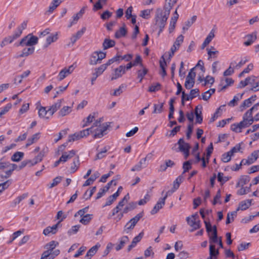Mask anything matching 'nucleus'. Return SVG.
I'll list each match as a JSON object with an SVG mask.
<instances>
[{"mask_svg":"<svg viewBox=\"0 0 259 259\" xmlns=\"http://www.w3.org/2000/svg\"><path fill=\"white\" fill-rule=\"evenodd\" d=\"M165 198H160L151 211V214H156L165 204Z\"/></svg>","mask_w":259,"mask_h":259,"instance_id":"nucleus-10","label":"nucleus"},{"mask_svg":"<svg viewBox=\"0 0 259 259\" xmlns=\"http://www.w3.org/2000/svg\"><path fill=\"white\" fill-rule=\"evenodd\" d=\"M183 177L182 176H179L174 182L173 186L175 189H178L180 187V184L183 181Z\"/></svg>","mask_w":259,"mask_h":259,"instance_id":"nucleus-60","label":"nucleus"},{"mask_svg":"<svg viewBox=\"0 0 259 259\" xmlns=\"http://www.w3.org/2000/svg\"><path fill=\"white\" fill-rule=\"evenodd\" d=\"M245 38L247 40L244 42V45L245 46H250L257 38L256 32H253L251 34H247L245 36Z\"/></svg>","mask_w":259,"mask_h":259,"instance_id":"nucleus-12","label":"nucleus"},{"mask_svg":"<svg viewBox=\"0 0 259 259\" xmlns=\"http://www.w3.org/2000/svg\"><path fill=\"white\" fill-rule=\"evenodd\" d=\"M49 113L48 110H47L45 107H41L38 111V115L40 117L49 119V117H46L47 114Z\"/></svg>","mask_w":259,"mask_h":259,"instance_id":"nucleus-53","label":"nucleus"},{"mask_svg":"<svg viewBox=\"0 0 259 259\" xmlns=\"http://www.w3.org/2000/svg\"><path fill=\"white\" fill-rule=\"evenodd\" d=\"M148 69L145 67H143L142 70L138 71V77L140 78V82H141L145 75L147 73Z\"/></svg>","mask_w":259,"mask_h":259,"instance_id":"nucleus-51","label":"nucleus"},{"mask_svg":"<svg viewBox=\"0 0 259 259\" xmlns=\"http://www.w3.org/2000/svg\"><path fill=\"white\" fill-rule=\"evenodd\" d=\"M62 177L61 176H58L55 178L53 180V182L52 183L48 185V188L51 189L55 186H56L58 184H59L61 181H62Z\"/></svg>","mask_w":259,"mask_h":259,"instance_id":"nucleus-45","label":"nucleus"},{"mask_svg":"<svg viewBox=\"0 0 259 259\" xmlns=\"http://www.w3.org/2000/svg\"><path fill=\"white\" fill-rule=\"evenodd\" d=\"M66 215H64L63 218L55 225H53L52 227H48L45 228L43 231V234L46 235H49L50 234H55L57 232V229L60 225V223L62 222L66 218Z\"/></svg>","mask_w":259,"mask_h":259,"instance_id":"nucleus-5","label":"nucleus"},{"mask_svg":"<svg viewBox=\"0 0 259 259\" xmlns=\"http://www.w3.org/2000/svg\"><path fill=\"white\" fill-rule=\"evenodd\" d=\"M243 94L244 93H243L242 94H238L235 95L233 99L228 103V105L231 107L235 106L237 104V102L242 99Z\"/></svg>","mask_w":259,"mask_h":259,"instance_id":"nucleus-36","label":"nucleus"},{"mask_svg":"<svg viewBox=\"0 0 259 259\" xmlns=\"http://www.w3.org/2000/svg\"><path fill=\"white\" fill-rule=\"evenodd\" d=\"M35 48L34 47H30L28 48H24L22 52V53L19 55V57L22 58L27 57L30 55L32 54L34 52Z\"/></svg>","mask_w":259,"mask_h":259,"instance_id":"nucleus-30","label":"nucleus"},{"mask_svg":"<svg viewBox=\"0 0 259 259\" xmlns=\"http://www.w3.org/2000/svg\"><path fill=\"white\" fill-rule=\"evenodd\" d=\"M24 156V153L22 152H16L11 157V160L14 162H19Z\"/></svg>","mask_w":259,"mask_h":259,"instance_id":"nucleus-39","label":"nucleus"},{"mask_svg":"<svg viewBox=\"0 0 259 259\" xmlns=\"http://www.w3.org/2000/svg\"><path fill=\"white\" fill-rule=\"evenodd\" d=\"M255 77L253 75L250 77H247L244 80H241L237 88H243L249 84H252L255 82Z\"/></svg>","mask_w":259,"mask_h":259,"instance_id":"nucleus-13","label":"nucleus"},{"mask_svg":"<svg viewBox=\"0 0 259 259\" xmlns=\"http://www.w3.org/2000/svg\"><path fill=\"white\" fill-rule=\"evenodd\" d=\"M127 33V30L125 28V25L124 24L123 26L119 28L115 33V37L116 38H119L122 36H125Z\"/></svg>","mask_w":259,"mask_h":259,"instance_id":"nucleus-32","label":"nucleus"},{"mask_svg":"<svg viewBox=\"0 0 259 259\" xmlns=\"http://www.w3.org/2000/svg\"><path fill=\"white\" fill-rule=\"evenodd\" d=\"M209 256L207 259H217L219 254V251L215 249L214 245L210 244L209 245Z\"/></svg>","mask_w":259,"mask_h":259,"instance_id":"nucleus-14","label":"nucleus"},{"mask_svg":"<svg viewBox=\"0 0 259 259\" xmlns=\"http://www.w3.org/2000/svg\"><path fill=\"white\" fill-rule=\"evenodd\" d=\"M252 199H247L241 201L239 203V206L236 211L239 210H245L249 208L251 204Z\"/></svg>","mask_w":259,"mask_h":259,"instance_id":"nucleus-18","label":"nucleus"},{"mask_svg":"<svg viewBox=\"0 0 259 259\" xmlns=\"http://www.w3.org/2000/svg\"><path fill=\"white\" fill-rule=\"evenodd\" d=\"M80 227V225L72 226L71 228L68 231V235H71L72 234H76L78 232Z\"/></svg>","mask_w":259,"mask_h":259,"instance_id":"nucleus-61","label":"nucleus"},{"mask_svg":"<svg viewBox=\"0 0 259 259\" xmlns=\"http://www.w3.org/2000/svg\"><path fill=\"white\" fill-rule=\"evenodd\" d=\"M252 103L249 100H245L240 105V111L242 112L246 108L249 107L251 105Z\"/></svg>","mask_w":259,"mask_h":259,"instance_id":"nucleus-50","label":"nucleus"},{"mask_svg":"<svg viewBox=\"0 0 259 259\" xmlns=\"http://www.w3.org/2000/svg\"><path fill=\"white\" fill-rule=\"evenodd\" d=\"M100 176L98 171L95 172L83 184V187H86L91 185Z\"/></svg>","mask_w":259,"mask_h":259,"instance_id":"nucleus-19","label":"nucleus"},{"mask_svg":"<svg viewBox=\"0 0 259 259\" xmlns=\"http://www.w3.org/2000/svg\"><path fill=\"white\" fill-rule=\"evenodd\" d=\"M30 73V71L29 70H26L24 71L21 75L19 76H17L16 77H15L14 81V83H16V80L17 79H19L18 81V83L20 84L22 82V79L24 78L27 77Z\"/></svg>","mask_w":259,"mask_h":259,"instance_id":"nucleus-41","label":"nucleus"},{"mask_svg":"<svg viewBox=\"0 0 259 259\" xmlns=\"http://www.w3.org/2000/svg\"><path fill=\"white\" fill-rule=\"evenodd\" d=\"M161 84L157 82L155 84H153L149 87L148 91L149 92H155L156 91H159L160 89Z\"/></svg>","mask_w":259,"mask_h":259,"instance_id":"nucleus-52","label":"nucleus"},{"mask_svg":"<svg viewBox=\"0 0 259 259\" xmlns=\"http://www.w3.org/2000/svg\"><path fill=\"white\" fill-rule=\"evenodd\" d=\"M44 156V154L43 152L42 151L39 152V154L36 156H35L33 159L34 162L32 164V165H35L38 162H40L42 160Z\"/></svg>","mask_w":259,"mask_h":259,"instance_id":"nucleus-57","label":"nucleus"},{"mask_svg":"<svg viewBox=\"0 0 259 259\" xmlns=\"http://www.w3.org/2000/svg\"><path fill=\"white\" fill-rule=\"evenodd\" d=\"M221 197V190L219 189L215 195V196L214 197L212 204L213 205H215L217 203H219V204H221V201L220 200V199Z\"/></svg>","mask_w":259,"mask_h":259,"instance_id":"nucleus-59","label":"nucleus"},{"mask_svg":"<svg viewBox=\"0 0 259 259\" xmlns=\"http://www.w3.org/2000/svg\"><path fill=\"white\" fill-rule=\"evenodd\" d=\"M38 38L37 36L29 34L21 39L19 45L21 46L33 47L38 43Z\"/></svg>","mask_w":259,"mask_h":259,"instance_id":"nucleus-3","label":"nucleus"},{"mask_svg":"<svg viewBox=\"0 0 259 259\" xmlns=\"http://www.w3.org/2000/svg\"><path fill=\"white\" fill-rule=\"evenodd\" d=\"M259 150L256 151H254L248 157V159L251 158L252 161V163H254L258 158Z\"/></svg>","mask_w":259,"mask_h":259,"instance_id":"nucleus-64","label":"nucleus"},{"mask_svg":"<svg viewBox=\"0 0 259 259\" xmlns=\"http://www.w3.org/2000/svg\"><path fill=\"white\" fill-rule=\"evenodd\" d=\"M105 70L106 69L104 67L101 65L95 69V72H94V73L96 75V76H99L101 75Z\"/></svg>","mask_w":259,"mask_h":259,"instance_id":"nucleus-62","label":"nucleus"},{"mask_svg":"<svg viewBox=\"0 0 259 259\" xmlns=\"http://www.w3.org/2000/svg\"><path fill=\"white\" fill-rule=\"evenodd\" d=\"M214 82V78L213 77L207 75L204 79V82L202 84L203 86H206L207 84H212Z\"/></svg>","mask_w":259,"mask_h":259,"instance_id":"nucleus-56","label":"nucleus"},{"mask_svg":"<svg viewBox=\"0 0 259 259\" xmlns=\"http://www.w3.org/2000/svg\"><path fill=\"white\" fill-rule=\"evenodd\" d=\"M137 203L136 202H130L123 209V213H127L129 211H131L134 209H135L137 207Z\"/></svg>","mask_w":259,"mask_h":259,"instance_id":"nucleus-37","label":"nucleus"},{"mask_svg":"<svg viewBox=\"0 0 259 259\" xmlns=\"http://www.w3.org/2000/svg\"><path fill=\"white\" fill-rule=\"evenodd\" d=\"M177 145H179L178 149L176 150L177 152H183L186 150H190L191 148L190 145L185 142L183 138H180L178 141L177 143L175 144V146Z\"/></svg>","mask_w":259,"mask_h":259,"instance_id":"nucleus-8","label":"nucleus"},{"mask_svg":"<svg viewBox=\"0 0 259 259\" xmlns=\"http://www.w3.org/2000/svg\"><path fill=\"white\" fill-rule=\"evenodd\" d=\"M197 16H193L190 19L188 20L185 22V26H183V29L184 30H188L189 27H190L196 20Z\"/></svg>","mask_w":259,"mask_h":259,"instance_id":"nucleus-43","label":"nucleus"},{"mask_svg":"<svg viewBox=\"0 0 259 259\" xmlns=\"http://www.w3.org/2000/svg\"><path fill=\"white\" fill-rule=\"evenodd\" d=\"M251 185L252 184H250L249 187H243V186L241 187V188L238 190L237 194L239 195H243L247 194V193L251 191Z\"/></svg>","mask_w":259,"mask_h":259,"instance_id":"nucleus-47","label":"nucleus"},{"mask_svg":"<svg viewBox=\"0 0 259 259\" xmlns=\"http://www.w3.org/2000/svg\"><path fill=\"white\" fill-rule=\"evenodd\" d=\"M100 246V245L97 243L96 245L91 247L87 252L85 256V259H91V257L97 252Z\"/></svg>","mask_w":259,"mask_h":259,"instance_id":"nucleus-23","label":"nucleus"},{"mask_svg":"<svg viewBox=\"0 0 259 259\" xmlns=\"http://www.w3.org/2000/svg\"><path fill=\"white\" fill-rule=\"evenodd\" d=\"M21 35V31L20 29H18V31H16L11 36L5 37L3 40L5 41L6 45L12 43L15 39L20 36Z\"/></svg>","mask_w":259,"mask_h":259,"instance_id":"nucleus-15","label":"nucleus"},{"mask_svg":"<svg viewBox=\"0 0 259 259\" xmlns=\"http://www.w3.org/2000/svg\"><path fill=\"white\" fill-rule=\"evenodd\" d=\"M82 138L80 132L75 133L73 135H70L68 136V142H74Z\"/></svg>","mask_w":259,"mask_h":259,"instance_id":"nucleus-40","label":"nucleus"},{"mask_svg":"<svg viewBox=\"0 0 259 259\" xmlns=\"http://www.w3.org/2000/svg\"><path fill=\"white\" fill-rule=\"evenodd\" d=\"M169 15L168 10H167L166 12H163L161 9H157L155 19V25H157L159 27L158 35L163 31Z\"/></svg>","mask_w":259,"mask_h":259,"instance_id":"nucleus-1","label":"nucleus"},{"mask_svg":"<svg viewBox=\"0 0 259 259\" xmlns=\"http://www.w3.org/2000/svg\"><path fill=\"white\" fill-rule=\"evenodd\" d=\"M129 241V238L127 236H123L120 238L119 243L116 245L115 249L119 251L121 249L124 245Z\"/></svg>","mask_w":259,"mask_h":259,"instance_id":"nucleus-26","label":"nucleus"},{"mask_svg":"<svg viewBox=\"0 0 259 259\" xmlns=\"http://www.w3.org/2000/svg\"><path fill=\"white\" fill-rule=\"evenodd\" d=\"M58 245L59 243L57 241L53 240L46 244L45 248L47 249L46 251H48L49 252H53L54 251V249Z\"/></svg>","mask_w":259,"mask_h":259,"instance_id":"nucleus-29","label":"nucleus"},{"mask_svg":"<svg viewBox=\"0 0 259 259\" xmlns=\"http://www.w3.org/2000/svg\"><path fill=\"white\" fill-rule=\"evenodd\" d=\"M12 108V104L9 103L7 104L4 108H2L0 112V117H2L3 115L6 114Z\"/></svg>","mask_w":259,"mask_h":259,"instance_id":"nucleus-58","label":"nucleus"},{"mask_svg":"<svg viewBox=\"0 0 259 259\" xmlns=\"http://www.w3.org/2000/svg\"><path fill=\"white\" fill-rule=\"evenodd\" d=\"M232 156L229 151L225 153L222 156V160L224 162H228L231 160Z\"/></svg>","mask_w":259,"mask_h":259,"instance_id":"nucleus-55","label":"nucleus"},{"mask_svg":"<svg viewBox=\"0 0 259 259\" xmlns=\"http://www.w3.org/2000/svg\"><path fill=\"white\" fill-rule=\"evenodd\" d=\"M258 107L259 103H256L250 109L247 110L243 116L249 119L253 118L254 117L252 116V113L254 111H256L258 109Z\"/></svg>","mask_w":259,"mask_h":259,"instance_id":"nucleus-20","label":"nucleus"},{"mask_svg":"<svg viewBox=\"0 0 259 259\" xmlns=\"http://www.w3.org/2000/svg\"><path fill=\"white\" fill-rule=\"evenodd\" d=\"M60 251L59 249H56L53 252L45 251L42 254L46 259H54L60 254Z\"/></svg>","mask_w":259,"mask_h":259,"instance_id":"nucleus-21","label":"nucleus"},{"mask_svg":"<svg viewBox=\"0 0 259 259\" xmlns=\"http://www.w3.org/2000/svg\"><path fill=\"white\" fill-rule=\"evenodd\" d=\"M250 177L247 175L241 176L238 182L236 184V187H243L250 181Z\"/></svg>","mask_w":259,"mask_h":259,"instance_id":"nucleus-25","label":"nucleus"},{"mask_svg":"<svg viewBox=\"0 0 259 259\" xmlns=\"http://www.w3.org/2000/svg\"><path fill=\"white\" fill-rule=\"evenodd\" d=\"M163 103H161L159 104H154V110L153 111L152 113H161L163 110Z\"/></svg>","mask_w":259,"mask_h":259,"instance_id":"nucleus-44","label":"nucleus"},{"mask_svg":"<svg viewBox=\"0 0 259 259\" xmlns=\"http://www.w3.org/2000/svg\"><path fill=\"white\" fill-rule=\"evenodd\" d=\"M61 3L62 0H53L49 7L48 12L50 13H52Z\"/></svg>","mask_w":259,"mask_h":259,"instance_id":"nucleus-38","label":"nucleus"},{"mask_svg":"<svg viewBox=\"0 0 259 259\" xmlns=\"http://www.w3.org/2000/svg\"><path fill=\"white\" fill-rule=\"evenodd\" d=\"M57 34H52L47 37L46 44L44 46L45 48L48 47L52 42L56 41L58 39Z\"/></svg>","mask_w":259,"mask_h":259,"instance_id":"nucleus-35","label":"nucleus"},{"mask_svg":"<svg viewBox=\"0 0 259 259\" xmlns=\"http://www.w3.org/2000/svg\"><path fill=\"white\" fill-rule=\"evenodd\" d=\"M82 217L79 222L83 225H87L92 219L93 214H87Z\"/></svg>","mask_w":259,"mask_h":259,"instance_id":"nucleus-46","label":"nucleus"},{"mask_svg":"<svg viewBox=\"0 0 259 259\" xmlns=\"http://www.w3.org/2000/svg\"><path fill=\"white\" fill-rule=\"evenodd\" d=\"M184 36L182 34L180 35L177 38L175 42H174L172 46L171 47L170 51L172 52V55L174 54L175 52L178 49L180 45L183 42Z\"/></svg>","mask_w":259,"mask_h":259,"instance_id":"nucleus-11","label":"nucleus"},{"mask_svg":"<svg viewBox=\"0 0 259 259\" xmlns=\"http://www.w3.org/2000/svg\"><path fill=\"white\" fill-rule=\"evenodd\" d=\"M187 224L192 227L190 230V232H192L198 230L201 227V222L200 220L196 221L195 219H192L190 217L186 218Z\"/></svg>","mask_w":259,"mask_h":259,"instance_id":"nucleus-6","label":"nucleus"},{"mask_svg":"<svg viewBox=\"0 0 259 259\" xmlns=\"http://www.w3.org/2000/svg\"><path fill=\"white\" fill-rule=\"evenodd\" d=\"M178 0H165L167 3L165 4L164 9V12H166L167 10H168V14H170V10L172 9L174 5L177 3Z\"/></svg>","mask_w":259,"mask_h":259,"instance_id":"nucleus-33","label":"nucleus"},{"mask_svg":"<svg viewBox=\"0 0 259 259\" xmlns=\"http://www.w3.org/2000/svg\"><path fill=\"white\" fill-rule=\"evenodd\" d=\"M74 68L75 67H74L73 65H70L68 68L65 67L63 69L60 71L58 74V80L60 81L63 80L66 76L71 74L73 72Z\"/></svg>","mask_w":259,"mask_h":259,"instance_id":"nucleus-7","label":"nucleus"},{"mask_svg":"<svg viewBox=\"0 0 259 259\" xmlns=\"http://www.w3.org/2000/svg\"><path fill=\"white\" fill-rule=\"evenodd\" d=\"M86 28L83 27L80 30L78 31L75 34L72 36L70 38V40L72 45H73L77 39L82 36Z\"/></svg>","mask_w":259,"mask_h":259,"instance_id":"nucleus-22","label":"nucleus"},{"mask_svg":"<svg viewBox=\"0 0 259 259\" xmlns=\"http://www.w3.org/2000/svg\"><path fill=\"white\" fill-rule=\"evenodd\" d=\"M144 213L141 212L137 214L135 217L131 219L125 225L124 231L126 233H128V230H132L134 228L138 222L143 217Z\"/></svg>","mask_w":259,"mask_h":259,"instance_id":"nucleus-4","label":"nucleus"},{"mask_svg":"<svg viewBox=\"0 0 259 259\" xmlns=\"http://www.w3.org/2000/svg\"><path fill=\"white\" fill-rule=\"evenodd\" d=\"M90 64L92 65H95L98 63H101L99 59L98 55V51L94 52L91 56L90 59Z\"/></svg>","mask_w":259,"mask_h":259,"instance_id":"nucleus-31","label":"nucleus"},{"mask_svg":"<svg viewBox=\"0 0 259 259\" xmlns=\"http://www.w3.org/2000/svg\"><path fill=\"white\" fill-rule=\"evenodd\" d=\"M80 165V161L79 158L78 156H77L75 158H74L73 163H72L70 170L71 173L75 172L79 168Z\"/></svg>","mask_w":259,"mask_h":259,"instance_id":"nucleus-27","label":"nucleus"},{"mask_svg":"<svg viewBox=\"0 0 259 259\" xmlns=\"http://www.w3.org/2000/svg\"><path fill=\"white\" fill-rule=\"evenodd\" d=\"M209 242L210 243H216L218 242V231L216 226H213V232L211 235H209Z\"/></svg>","mask_w":259,"mask_h":259,"instance_id":"nucleus-24","label":"nucleus"},{"mask_svg":"<svg viewBox=\"0 0 259 259\" xmlns=\"http://www.w3.org/2000/svg\"><path fill=\"white\" fill-rule=\"evenodd\" d=\"M253 118H247L243 116V120L238 123H233L231 125V129L236 133H241V130L249 126L253 122Z\"/></svg>","mask_w":259,"mask_h":259,"instance_id":"nucleus-2","label":"nucleus"},{"mask_svg":"<svg viewBox=\"0 0 259 259\" xmlns=\"http://www.w3.org/2000/svg\"><path fill=\"white\" fill-rule=\"evenodd\" d=\"M71 112V107L69 106L63 107L59 112V115L63 117L69 114Z\"/></svg>","mask_w":259,"mask_h":259,"instance_id":"nucleus-42","label":"nucleus"},{"mask_svg":"<svg viewBox=\"0 0 259 259\" xmlns=\"http://www.w3.org/2000/svg\"><path fill=\"white\" fill-rule=\"evenodd\" d=\"M28 196L27 193H24L22 195L17 197L12 202V206H15L19 204L22 200Z\"/></svg>","mask_w":259,"mask_h":259,"instance_id":"nucleus-48","label":"nucleus"},{"mask_svg":"<svg viewBox=\"0 0 259 259\" xmlns=\"http://www.w3.org/2000/svg\"><path fill=\"white\" fill-rule=\"evenodd\" d=\"M125 73V66L120 65L114 69V73L112 74L111 80H113L122 76Z\"/></svg>","mask_w":259,"mask_h":259,"instance_id":"nucleus-9","label":"nucleus"},{"mask_svg":"<svg viewBox=\"0 0 259 259\" xmlns=\"http://www.w3.org/2000/svg\"><path fill=\"white\" fill-rule=\"evenodd\" d=\"M10 166L11 167V168L6 171L5 172V174H3V173H0V177L2 179H7L9 178L11 175L12 174L13 171L16 169L17 168V165L16 164L14 163H10Z\"/></svg>","mask_w":259,"mask_h":259,"instance_id":"nucleus-16","label":"nucleus"},{"mask_svg":"<svg viewBox=\"0 0 259 259\" xmlns=\"http://www.w3.org/2000/svg\"><path fill=\"white\" fill-rule=\"evenodd\" d=\"M213 145H212V143H211L210 144V145L208 146V147L207 148V149H206L207 153H206V159H207V163H208V162H209V159L210 157L211 153L213 152Z\"/></svg>","mask_w":259,"mask_h":259,"instance_id":"nucleus-54","label":"nucleus"},{"mask_svg":"<svg viewBox=\"0 0 259 259\" xmlns=\"http://www.w3.org/2000/svg\"><path fill=\"white\" fill-rule=\"evenodd\" d=\"M115 45V42L113 40L106 38L103 41V47L104 50L108 49L110 48L114 47Z\"/></svg>","mask_w":259,"mask_h":259,"instance_id":"nucleus-34","label":"nucleus"},{"mask_svg":"<svg viewBox=\"0 0 259 259\" xmlns=\"http://www.w3.org/2000/svg\"><path fill=\"white\" fill-rule=\"evenodd\" d=\"M63 101V99H60L58 100V101L52 105L48 109L49 113L50 115H53V114L57 111L61 106L62 102Z\"/></svg>","mask_w":259,"mask_h":259,"instance_id":"nucleus-17","label":"nucleus"},{"mask_svg":"<svg viewBox=\"0 0 259 259\" xmlns=\"http://www.w3.org/2000/svg\"><path fill=\"white\" fill-rule=\"evenodd\" d=\"M151 10L149 9H146L143 10L141 12L140 16L144 19H148L149 18Z\"/></svg>","mask_w":259,"mask_h":259,"instance_id":"nucleus-63","label":"nucleus"},{"mask_svg":"<svg viewBox=\"0 0 259 259\" xmlns=\"http://www.w3.org/2000/svg\"><path fill=\"white\" fill-rule=\"evenodd\" d=\"M109 149V147H104L103 149L98 152L96 156V159H101L105 156V153Z\"/></svg>","mask_w":259,"mask_h":259,"instance_id":"nucleus-49","label":"nucleus"},{"mask_svg":"<svg viewBox=\"0 0 259 259\" xmlns=\"http://www.w3.org/2000/svg\"><path fill=\"white\" fill-rule=\"evenodd\" d=\"M40 133H36L32 135V137L28 138L25 145L26 147H28L36 142L40 138Z\"/></svg>","mask_w":259,"mask_h":259,"instance_id":"nucleus-28","label":"nucleus"}]
</instances>
